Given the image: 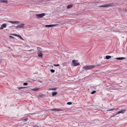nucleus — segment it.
<instances>
[{
	"label": "nucleus",
	"mask_w": 127,
	"mask_h": 127,
	"mask_svg": "<svg viewBox=\"0 0 127 127\" xmlns=\"http://www.w3.org/2000/svg\"><path fill=\"white\" fill-rule=\"evenodd\" d=\"M95 67V66L94 65H86L84 66L83 68L85 70H89L94 68Z\"/></svg>",
	"instance_id": "1"
},
{
	"label": "nucleus",
	"mask_w": 127,
	"mask_h": 127,
	"mask_svg": "<svg viewBox=\"0 0 127 127\" xmlns=\"http://www.w3.org/2000/svg\"><path fill=\"white\" fill-rule=\"evenodd\" d=\"M72 63L74 66H77L80 65V64L77 61H76L74 60H72Z\"/></svg>",
	"instance_id": "2"
},
{
	"label": "nucleus",
	"mask_w": 127,
	"mask_h": 127,
	"mask_svg": "<svg viewBox=\"0 0 127 127\" xmlns=\"http://www.w3.org/2000/svg\"><path fill=\"white\" fill-rule=\"evenodd\" d=\"M37 49L38 51L39 52L38 53V56H42L43 54L41 53L42 51V49L39 47H37Z\"/></svg>",
	"instance_id": "3"
},
{
	"label": "nucleus",
	"mask_w": 127,
	"mask_h": 127,
	"mask_svg": "<svg viewBox=\"0 0 127 127\" xmlns=\"http://www.w3.org/2000/svg\"><path fill=\"white\" fill-rule=\"evenodd\" d=\"M45 15V14L44 13H43L40 14H36V16L38 17L39 18H41L44 16Z\"/></svg>",
	"instance_id": "4"
},
{
	"label": "nucleus",
	"mask_w": 127,
	"mask_h": 127,
	"mask_svg": "<svg viewBox=\"0 0 127 127\" xmlns=\"http://www.w3.org/2000/svg\"><path fill=\"white\" fill-rule=\"evenodd\" d=\"M24 25L25 24H21V25H18L15 28L17 29L22 28L24 27Z\"/></svg>",
	"instance_id": "5"
},
{
	"label": "nucleus",
	"mask_w": 127,
	"mask_h": 127,
	"mask_svg": "<svg viewBox=\"0 0 127 127\" xmlns=\"http://www.w3.org/2000/svg\"><path fill=\"white\" fill-rule=\"evenodd\" d=\"M125 111H126L125 109H123V110H121V111H119V112H118L116 114H115L114 115H116L117 114H119L121 113H124Z\"/></svg>",
	"instance_id": "6"
},
{
	"label": "nucleus",
	"mask_w": 127,
	"mask_h": 127,
	"mask_svg": "<svg viewBox=\"0 0 127 127\" xmlns=\"http://www.w3.org/2000/svg\"><path fill=\"white\" fill-rule=\"evenodd\" d=\"M111 5L112 4H108L101 5L100 6V7H107L110 6H111Z\"/></svg>",
	"instance_id": "7"
},
{
	"label": "nucleus",
	"mask_w": 127,
	"mask_h": 127,
	"mask_svg": "<svg viewBox=\"0 0 127 127\" xmlns=\"http://www.w3.org/2000/svg\"><path fill=\"white\" fill-rule=\"evenodd\" d=\"M57 25H45V27H50L55 26Z\"/></svg>",
	"instance_id": "8"
},
{
	"label": "nucleus",
	"mask_w": 127,
	"mask_h": 127,
	"mask_svg": "<svg viewBox=\"0 0 127 127\" xmlns=\"http://www.w3.org/2000/svg\"><path fill=\"white\" fill-rule=\"evenodd\" d=\"M6 26V24L4 23L2 24L1 26V27L0 28V30H2L3 29V28H5Z\"/></svg>",
	"instance_id": "9"
},
{
	"label": "nucleus",
	"mask_w": 127,
	"mask_h": 127,
	"mask_svg": "<svg viewBox=\"0 0 127 127\" xmlns=\"http://www.w3.org/2000/svg\"><path fill=\"white\" fill-rule=\"evenodd\" d=\"M9 22L10 23L12 24H17L19 22V21H9Z\"/></svg>",
	"instance_id": "10"
},
{
	"label": "nucleus",
	"mask_w": 127,
	"mask_h": 127,
	"mask_svg": "<svg viewBox=\"0 0 127 127\" xmlns=\"http://www.w3.org/2000/svg\"><path fill=\"white\" fill-rule=\"evenodd\" d=\"M7 0H0V2H3L4 3H7Z\"/></svg>",
	"instance_id": "11"
},
{
	"label": "nucleus",
	"mask_w": 127,
	"mask_h": 127,
	"mask_svg": "<svg viewBox=\"0 0 127 127\" xmlns=\"http://www.w3.org/2000/svg\"><path fill=\"white\" fill-rule=\"evenodd\" d=\"M39 88L36 87L35 88H34V89H32L31 90L33 91H37L38 90H39Z\"/></svg>",
	"instance_id": "12"
},
{
	"label": "nucleus",
	"mask_w": 127,
	"mask_h": 127,
	"mask_svg": "<svg viewBox=\"0 0 127 127\" xmlns=\"http://www.w3.org/2000/svg\"><path fill=\"white\" fill-rule=\"evenodd\" d=\"M51 110L52 111H59L61 110L57 108H55V109H52Z\"/></svg>",
	"instance_id": "13"
},
{
	"label": "nucleus",
	"mask_w": 127,
	"mask_h": 127,
	"mask_svg": "<svg viewBox=\"0 0 127 127\" xmlns=\"http://www.w3.org/2000/svg\"><path fill=\"white\" fill-rule=\"evenodd\" d=\"M57 88H49V89L48 90V91L50 90H53V91H54L56 90V89H57Z\"/></svg>",
	"instance_id": "14"
},
{
	"label": "nucleus",
	"mask_w": 127,
	"mask_h": 127,
	"mask_svg": "<svg viewBox=\"0 0 127 127\" xmlns=\"http://www.w3.org/2000/svg\"><path fill=\"white\" fill-rule=\"evenodd\" d=\"M125 58L124 57H120L118 58H116V59L118 60H123Z\"/></svg>",
	"instance_id": "15"
},
{
	"label": "nucleus",
	"mask_w": 127,
	"mask_h": 127,
	"mask_svg": "<svg viewBox=\"0 0 127 127\" xmlns=\"http://www.w3.org/2000/svg\"><path fill=\"white\" fill-rule=\"evenodd\" d=\"M72 7V5H68L67 6V9H69L71 8Z\"/></svg>",
	"instance_id": "16"
},
{
	"label": "nucleus",
	"mask_w": 127,
	"mask_h": 127,
	"mask_svg": "<svg viewBox=\"0 0 127 127\" xmlns=\"http://www.w3.org/2000/svg\"><path fill=\"white\" fill-rule=\"evenodd\" d=\"M52 96H54L56 95L57 94V93L56 92H52Z\"/></svg>",
	"instance_id": "17"
},
{
	"label": "nucleus",
	"mask_w": 127,
	"mask_h": 127,
	"mask_svg": "<svg viewBox=\"0 0 127 127\" xmlns=\"http://www.w3.org/2000/svg\"><path fill=\"white\" fill-rule=\"evenodd\" d=\"M18 37H19L20 39L22 40H24V39L23 38L21 37V36L20 35H18Z\"/></svg>",
	"instance_id": "18"
},
{
	"label": "nucleus",
	"mask_w": 127,
	"mask_h": 127,
	"mask_svg": "<svg viewBox=\"0 0 127 127\" xmlns=\"http://www.w3.org/2000/svg\"><path fill=\"white\" fill-rule=\"evenodd\" d=\"M26 87H17V88H18V89H22L23 88H26Z\"/></svg>",
	"instance_id": "19"
},
{
	"label": "nucleus",
	"mask_w": 127,
	"mask_h": 127,
	"mask_svg": "<svg viewBox=\"0 0 127 127\" xmlns=\"http://www.w3.org/2000/svg\"><path fill=\"white\" fill-rule=\"evenodd\" d=\"M111 57V56H106V59H109Z\"/></svg>",
	"instance_id": "20"
},
{
	"label": "nucleus",
	"mask_w": 127,
	"mask_h": 127,
	"mask_svg": "<svg viewBox=\"0 0 127 127\" xmlns=\"http://www.w3.org/2000/svg\"><path fill=\"white\" fill-rule=\"evenodd\" d=\"M115 110V109H114V108H113V109H110L107 110V111H113V110Z\"/></svg>",
	"instance_id": "21"
},
{
	"label": "nucleus",
	"mask_w": 127,
	"mask_h": 127,
	"mask_svg": "<svg viewBox=\"0 0 127 127\" xmlns=\"http://www.w3.org/2000/svg\"><path fill=\"white\" fill-rule=\"evenodd\" d=\"M96 91H94L91 92V94H93Z\"/></svg>",
	"instance_id": "22"
},
{
	"label": "nucleus",
	"mask_w": 127,
	"mask_h": 127,
	"mask_svg": "<svg viewBox=\"0 0 127 127\" xmlns=\"http://www.w3.org/2000/svg\"><path fill=\"white\" fill-rule=\"evenodd\" d=\"M72 104V103L71 102H68L67 103V104L68 105H70Z\"/></svg>",
	"instance_id": "23"
},
{
	"label": "nucleus",
	"mask_w": 127,
	"mask_h": 127,
	"mask_svg": "<svg viewBox=\"0 0 127 127\" xmlns=\"http://www.w3.org/2000/svg\"><path fill=\"white\" fill-rule=\"evenodd\" d=\"M53 65L55 66H59V64H54Z\"/></svg>",
	"instance_id": "24"
},
{
	"label": "nucleus",
	"mask_w": 127,
	"mask_h": 127,
	"mask_svg": "<svg viewBox=\"0 0 127 127\" xmlns=\"http://www.w3.org/2000/svg\"><path fill=\"white\" fill-rule=\"evenodd\" d=\"M50 71L52 73H54L55 72V70L53 69H51Z\"/></svg>",
	"instance_id": "25"
},
{
	"label": "nucleus",
	"mask_w": 127,
	"mask_h": 127,
	"mask_svg": "<svg viewBox=\"0 0 127 127\" xmlns=\"http://www.w3.org/2000/svg\"><path fill=\"white\" fill-rule=\"evenodd\" d=\"M23 85L24 86H27L28 85V83H23Z\"/></svg>",
	"instance_id": "26"
},
{
	"label": "nucleus",
	"mask_w": 127,
	"mask_h": 127,
	"mask_svg": "<svg viewBox=\"0 0 127 127\" xmlns=\"http://www.w3.org/2000/svg\"><path fill=\"white\" fill-rule=\"evenodd\" d=\"M12 35L14 36H18V35H17L16 34L14 33L12 34Z\"/></svg>",
	"instance_id": "27"
},
{
	"label": "nucleus",
	"mask_w": 127,
	"mask_h": 127,
	"mask_svg": "<svg viewBox=\"0 0 127 127\" xmlns=\"http://www.w3.org/2000/svg\"><path fill=\"white\" fill-rule=\"evenodd\" d=\"M36 57L37 58H42V56H36Z\"/></svg>",
	"instance_id": "28"
},
{
	"label": "nucleus",
	"mask_w": 127,
	"mask_h": 127,
	"mask_svg": "<svg viewBox=\"0 0 127 127\" xmlns=\"http://www.w3.org/2000/svg\"><path fill=\"white\" fill-rule=\"evenodd\" d=\"M28 120V118H26L24 119L23 120H24L25 121H27Z\"/></svg>",
	"instance_id": "29"
},
{
	"label": "nucleus",
	"mask_w": 127,
	"mask_h": 127,
	"mask_svg": "<svg viewBox=\"0 0 127 127\" xmlns=\"http://www.w3.org/2000/svg\"><path fill=\"white\" fill-rule=\"evenodd\" d=\"M9 36V37H10V38H14V37H13V36Z\"/></svg>",
	"instance_id": "30"
},
{
	"label": "nucleus",
	"mask_w": 127,
	"mask_h": 127,
	"mask_svg": "<svg viewBox=\"0 0 127 127\" xmlns=\"http://www.w3.org/2000/svg\"><path fill=\"white\" fill-rule=\"evenodd\" d=\"M30 51H34V50L33 49H32V50H30Z\"/></svg>",
	"instance_id": "31"
},
{
	"label": "nucleus",
	"mask_w": 127,
	"mask_h": 127,
	"mask_svg": "<svg viewBox=\"0 0 127 127\" xmlns=\"http://www.w3.org/2000/svg\"><path fill=\"white\" fill-rule=\"evenodd\" d=\"M114 109H115V110H118L119 109L118 108H116V109H115V108H114Z\"/></svg>",
	"instance_id": "32"
},
{
	"label": "nucleus",
	"mask_w": 127,
	"mask_h": 127,
	"mask_svg": "<svg viewBox=\"0 0 127 127\" xmlns=\"http://www.w3.org/2000/svg\"><path fill=\"white\" fill-rule=\"evenodd\" d=\"M39 82H41V81H39Z\"/></svg>",
	"instance_id": "33"
}]
</instances>
